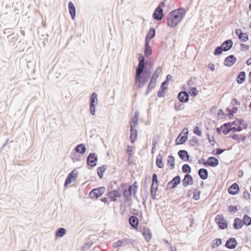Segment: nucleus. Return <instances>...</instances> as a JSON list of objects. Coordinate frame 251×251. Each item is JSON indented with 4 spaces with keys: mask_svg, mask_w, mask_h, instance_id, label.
Segmentation results:
<instances>
[{
    "mask_svg": "<svg viewBox=\"0 0 251 251\" xmlns=\"http://www.w3.org/2000/svg\"><path fill=\"white\" fill-rule=\"evenodd\" d=\"M198 175L202 180L206 179L208 177V172L207 169L205 168H201L199 170Z\"/></svg>",
    "mask_w": 251,
    "mask_h": 251,
    "instance_id": "nucleus-32",
    "label": "nucleus"
},
{
    "mask_svg": "<svg viewBox=\"0 0 251 251\" xmlns=\"http://www.w3.org/2000/svg\"><path fill=\"white\" fill-rule=\"evenodd\" d=\"M178 155L179 157L183 161L189 162L191 163V160L189 159L190 155L188 151L185 150H180L178 151Z\"/></svg>",
    "mask_w": 251,
    "mask_h": 251,
    "instance_id": "nucleus-18",
    "label": "nucleus"
},
{
    "mask_svg": "<svg viewBox=\"0 0 251 251\" xmlns=\"http://www.w3.org/2000/svg\"><path fill=\"white\" fill-rule=\"evenodd\" d=\"M240 102L236 98H233L231 100L230 105L231 106H236V105H240Z\"/></svg>",
    "mask_w": 251,
    "mask_h": 251,
    "instance_id": "nucleus-64",
    "label": "nucleus"
},
{
    "mask_svg": "<svg viewBox=\"0 0 251 251\" xmlns=\"http://www.w3.org/2000/svg\"><path fill=\"white\" fill-rule=\"evenodd\" d=\"M89 104V111L90 114L94 116L96 114V108L97 104Z\"/></svg>",
    "mask_w": 251,
    "mask_h": 251,
    "instance_id": "nucleus-55",
    "label": "nucleus"
},
{
    "mask_svg": "<svg viewBox=\"0 0 251 251\" xmlns=\"http://www.w3.org/2000/svg\"><path fill=\"white\" fill-rule=\"evenodd\" d=\"M167 165L169 167L170 170H173L175 168V158L174 156L172 155L168 156L167 161Z\"/></svg>",
    "mask_w": 251,
    "mask_h": 251,
    "instance_id": "nucleus-34",
    "label": "nucleus"
},
{
    "mask_svg": "<svg viewBox=\"0 0 251 251\" xmlns=\"http://www.w3.org/2000/svg\"><path fill=\"white\" fill-rule=\"evenodd\" d=\"M246 72L245 71L240 72L239 73V74L237 76V78L236 79L237 83L238 84H241L245 81V80L246 79Z\"/></svg>",
    "mask_w": 251,
    "mask_h": 251,
    "instance_id": "nucleus-35",
    "label": "nucleus"
},
{
    "mask_svg": "<svg viewBox=\"0 0 251 251\" xmlns=\"http://www.w3.org/2000/svg\"><path fill=\"white\" fill-rule=\"evenodd\" d=\"M184 108L183 105L179 102L176 103L175 104L174 108L176 111L182 110Z\"/></svg>",
    "mask_w": 251,
    "mask_h": 251,
    "instance_id": "nucleus-59",
    "label": "nucleus"
},
{
    "mask_svg": "<svg viewBox=\"0 0 251 251\" xmlns=\"http://www.w3.org/2000/svg\"><path fill=\"white\" fill-rule=\"evenodd\" d=\"M75 150L77 153L83 154L86 151V148L84 144H80L75 147Z\"/></svg>",
    "mask_w": 251,
    "mask_h": 251,
    "instance_id": "nucleus-36",
    "label": "nucleus"
},
{
    "mask_svg": "<svg viewBox=\"0 0 251 251\" xmlns=\"http://www.w3.org/2000/svg\"><path fill=\"white\" fill-rule=\"evenodd\" d=\"M188 129L187 127H184L176 139L175 144L176 145H179L184 144L188 139Z\"/></svg>",
    "mask_w": 251,
    "mask_h": 251,
    "instance_id": "nucleus-5",
    "label": "nucleus"
},
{
    "mask_svg": "<svg viewBox=\"0 0 251 251\" xmlns=\"http://www.w3.org/2000/svg\"><path fill=\"white\" fill-rule=\"evenodd\" d=\"M215 222L220 229H225L227 227V221H215Z\"/></svg>",
    "mask_w": 251,
    "mask_h": 251,
    "instance_id": "nucleus-40",
    "label": "nucleus"
},
{
    "mask_svg": "<svg viewBox=\"0 0 251 251\" xmlns=\"http://www.w3.org/2000/svg\"><path fill=\"white\" fill-rule=\"evenodd\" d=\"M235 34L242 42H246L249 40L248 33L243 32L242 30L240 28L235 29Z\"/></svg>",
    "mask_w": 251,
    "mask_h": 251,
    "instance_id": "nucleus-12",
    "label": "nucleus"
},
{
    "mask_svg": "<svg viewBox=\"0 0 251 251\" xmlns=\"http://www.w3.org/2000/svg\"><path fill=\"white\" fill-rule=\"evenodd\" d=\"M94 242L92 241H90L89 242H86L84 244V246L81 248L82 251H85L86 250H88L90 249L91 246L93 245Z\"/></svg>",
    "mask_w": 251,
    "mask_h": 251,
    "instance_id": "nucleus-53",
    "label": "nucleus"
},
{
    "mask_svg": "<svg viewBox=\"0 0 251 251\" xmlns=\"http://www.w3.org/2000/svg\"><path fill=\"white\" fill-rule=\"evenodd\" d=\"M142 235L145 238V240L149 242L150 241L152 238V233L151 229L148 227L142 226Z\"/></svg>",
    "mask_w": 251,
    "mask_h": 251,
    "instance_id": "nucleus-19",
    "label": "nucleus"
},
{
    "mask_svg": "<svg viewBox=\"0 0 251 251\" xmlns=\"http://www.w3.org/2000/svg\"><path fill=\"white\" fill-rule=\"evenodd\" d=\"M128 187H130L132 188V191L133 192L134 195H135L137 192L138 189V184L137 181H135L132 185H127Z\"/></svg>",
    "mask_w": 251,
    "mask_h": 251,
    "instance_id": "nucleus-57",
    "label": "nucleus"
},
{
    "mask_svg": "<svg viewBox=\"0 0 251 251\" xmlns=\"http://www.w3.org/2000/svg\"><path fill=\"white\" fill-rule=\"evenodd\" d=\"M135 241L131 239L125 238L118 240L113 243L112 247L114 248H120L122 246L127 245L129 244H134Z\"/></svg>",
    "mask_w": 251,
    "mask_h": 251,
    "instance_id": "nucleus-10",
    "label": "nucleus"
},
{
    "mask_svg": "<svg viewBox=\"0 0 251 251\" xmlns=\"http://www.w3.org/2000/svg\"><path fill=\"white\" fill-rule=\"evenodd\" d=\"M155 33L156 31L155 28L153 27H150L146 34L145 41H148V42H150L151 40L155 36Z\"/></svg>",
    "mask_w": 251,
    "mask_h": 251,
    "instance_id": "nucleus-26",
    "label": "nucleus"
},
{
    "mask_svg": "<svg viewBox=\"0 0 251 251\" xmlns=\"http://www.w3.org/2000/svg\"><path fill=\"white\" fill-rule=\"evenodd\" d=\"M164 17L163 10L155 8L152 14V18L155 21H160Z\"/></svg>",
    "mask_w": 251,
    "mask_h": 251,
    "instance_id": "nucleus-21",
    "label": "nucleus"
},
{
    "mask_svg": "<svg viewBox=\"0 0 251 251\" xmlns=\"http://www.w3.org/2000/svg\"><path fill=\"white\" fill-rule=\"evenodd\" d=\"M187 92L189 93V96L193 98L196 97L199 94V91L196 87H189Z\"/></svg>",
    "mask_w": 251,
    "mask_h": 251,
    "instance_id": "nucleus-39",
    "label": "nucleus"
},
{
    "mask_svg": "<svg viewBox=\"0 0 251 251\" xmlns=\"http://www.w3.org/2000/svg\"><path fill=\"white\" fill-rule=\"evenodd\" d=\"M240 214V217H236L234 220H251V217L249 215L250 214V211L248 208L243 209L242 212Z\"/></svg>",
    "mask_w": 251,
    "mask_h": 251,
    "instance_id": "nucleus-16",
    "label": "nucleus"
},
{
    "mask_svg": "<svg viewBox=\"0 0 251 251\" xmlns=\"http://www.w3.org/2000/svg\"><path fill=\"white\" fill-rule=\"evenodd\" d=\"M233 44V42L231 39H228L224 41L221 45L224 51H227L231 49Z\"/></svg>",
    "mask_w": 251,
    "mask_h": 251,
    "instance_id": "nucleus-23",
    "label": "nucleus"
},
{
    "mask_svg": "<svg viewBox=\"0 0 251 251\" xmlns=\"http://www.w3.org/2000/svg\"><path fill=\"white\" fill-rule=\"evenodd\" d=\"M192 171L191 167L188 164H184L182 167V171L185 175H190Z\"/></svg>",
    "mask_w": 251,
    "mask_h": 251,
    "instance_id": "nucleus-43",
    "label": "nucleus"
},
{
    "mask_svg": "<svg viewBox=\"0 0 251 251\" xmlns=\"http://www.w3.org/2000/svg\"><path fill=\"white\" fill-rule=\"evenodd\" d=\"M98 156L95 152H90L86 157V167L88 169H92L97 165Z\"/></svg>",
    "mask_w": 251,
    "mask_h": 251,
    "instance_id": "nucleus-3",
    "label": "nucleus"
},
{
    "mask_svg": "<svg viewBox=\"0 0 251 251\" xmlns=\"http://www.w3.org/2000/svg\"><path fill=\"white\" fill-rule=\"evenodd\" d=\"M107 168V167L106 165H103L97 168V174L100 179H102L103 178V174Z\"/></svg>",
    "mask_w": 251,
    "mask_h": 251,
    "instance_id": "nucleus-37",
    "label": "nucleus"
},
{
    "mask_svg": "<svg viewBox=\"0 0 251 251\" xmlns=\"http://www.w3.org/2000/svg\"><path fill=\"white\" fill-rule=\"evenodd\" d=\"M228 137L236 140L238 143L241 141L244 142L246 140V136L244 134L238 135L235 133H231Z\"/></svg>",
    "mask_w": 251,
    "mask_h": 251,
    "instance_id": "nucleus-25",
    "label": "nucleus"
},
{
    "mask_svg": "<svg viewBox=\"0 0 251 251\" xmlns=\"http://www.w3.org/2000/svg\"><path fill=\"white\" fill-rule=\"evenodd\" d=\"M105 188L103 186L93 188L89 193V196L92 199H98L105 192Z\"/></svg>",
    "mask_w": 251,
    "mask_h": 251,
    "instance_id": "nucleus-6",
    "label": "nucleus"
},
{
    "mask_svg": "<svg viewBox=\"0 0 251 251\" xmlns=\"http://www.w3.org/2000/svg\"><path fill=\"white\" fill-rule=\"evenodd\" d=\"M156 165L157 167L160 169L164 167V163L162 160V156L159 153L156 158Z\"/></svg>",
    "mask_w": 251,
    "mask_h": 251,
    "instance_id": "nucleus-41",
    "label": "nucleus"
},
{
    "mask_svg": "<svg viewBox=\"0 0 251 251\" xmlns=\"http://www.w3.org/2000/svg\"><path fill=\"white\" fill-rule=\"evenodd\" d=\"M219 160L214 156H210L207 159V167H215L219 165Z\"/></svg>",
    "mask_w": 251,
    "mask_h": 251,
    "instance_id": "nucleus-27",
    "label": "nucleus"
},
{
    "mask_svg": "<svg viewBox=\"0 0 251 251\" xmlns=\"http://www.w3.org/2000/svg\"><path fill=\"white\" fill-rule=\"evenodd\" d=\"M197 79V78L195 76H191L189 79L186 82V84L189 87H193L192 86L195 84V81Z\"/></svg>",
    "mask_w": 251,
    "mask_h": 251,
    "instance_id": "nucleus-50",
    "label": "nucleus"
},
{
    "mask_svg": "<svg viewBox=\"0 0 251 251\" xmlns=\"http://www.w3.org/2000/svg\"><path fill=\"white\" fill-rule=\"evenodd\" d=\"M177 98L182 103H186L189 100V93L186 91H181L178 93Z\"/></svg>",
    "mask_w": 251,
    "mask_h": 251,
    "instance_id": "nucleus-15",
    "label": "nucleus"
},
{
    "mask_svg": "<svg viewBox=\"0 0 251 251\" xmlns=\"http://www.w3.org/2000/svg\"><path fill=\"white\" fill-rule=\"evenodd\" d=\"M145 63L146 64V66H148V69H152L154 65V61L152 58L150 57L147 59L145 58Z\"/></svg>",
    "mask_w": 251,
    "mask_h": 251,
    "instance_id": "nucleus-45",
    "label": "nucleus"
},
{
    "mask_svg": "<svg viewBox=\"0 0 251 251\" xmlns=\"http://www.w3.org/2000/svg\"><path fill=\"white\" fill-rule=\"evenodd\" d=\"M191 192H192V193L193 194V199L194 200L198 201L200 199L201 191L200 190L197 189H193L190 190L188 194V197H190Z\"/></svg>",
    "mask_w": 251,
    "mask_h": 251,
    "instance_id": "nucleus-30",
    "label": "nucleus"
},
{
    "mask_svg": "<svg viewBox=\"0 0 251 251\" xmlns=\"http://www.w3.org/2000/svg\"><path fill=\"white\" fill-rule=\"evenodd\" d=\"M194 180L192 176L190 175H185L184 178L182 180V184L184 187H186L188 185L193 184Z\"/></svg>",
    "mask_w": 251,
    "mask_h": 251,
    "instance_id": "nucleus-22",
    "label": "nucleus"
},
{
    "mask_svg": "<svg viewBox=\"0 0 251 251\" xmlns=\"http://www.w3.org/2000/svg\"><path fill=\"white\" fill-rule=\"evenodd\" d=\"M181 177L180 176L177 175L168 182L167 184L166 190H171L176 188L181 183Z\"/></svg>",
    "mask_w": 251,
    "mask_h": 251,
    "instance_id": "nucleus-9",
    "label": "nucleus"
},
{
    "mask_svg": "<svg viewBox=\"0 0 251 251\" xmlns=\"http://www.w3.org/2000/svg\"><path fill=\"white\" fill-rule=\"evenodd\" d=\"M120 188L123 191L122 196H123L125 200V202L130 201H131L132 194H133L131 187H128L126 183H122L120 185Z\"/></svg>",
    "mask_w": 251,
    "mask_h": 251,
    "instance_id": "nucleus-4",
    "label": "nucleus"
},
{
    "mask_svg": "<svg viewBox=\"0 0 251 251\" xmlns=\"http://www.w3.org/2000/svg\"><path fill=\"white\" fill-rule=\"evenodd\" d=\"M89 104H98V95L96 92H93L90 96Z\"/></svg>",
    "mask_w": 251,
    "mask_h": 251,
    "instance_id": "nucleus-38",
    "label": "nucleus"
},
{
    "mask_svg": "<svg viewBox=\"0 0 251 251\" xmlns=\"http://www.w3.org/2000/svg\"><path fill=\"white\" fill-rule=\"evenodd\" d=\"M238 210L237 205H230L228 207L227 211L230 214H234Z\"/></svg>",
    "mask_w": 251,
    "mask_h": 251,
    "instance_id": "nucleus-44",
    "label": "nucleus"
},
{
    "mask_svg": "<svg viewBox=\"0 0 251 251\" xmlns=\"http://www.w3.org/2000/svg\"><path fill=\"white\" fill-rule=\"evenodd\" d=\"M106 196L110 200V201L115 202L117 201L118 199H120L122 197V193L120 190H113L107 192Z\"/></svg>",
    "mask_w": 251,
    "mask_h": 251,
    "instance_id": "nucleus-7",
    "label": "nucleus"
},
{
    "mask_svg": "<svg viewBox=\"0 0 251 251\" xmlns=\"http://www.w3.org/2000/svg\"><path fill=\"white\" fill-rule=\"evenodd\" d=\"M143 52L144 53V55H143L145 56V57H146L147 58H150V56L152 55L153 50L152 47L150 46V42H148V41H145L143 48Z\"/></svg>",
    "mask_w": 251,
    "mask_h": 251,
    "instance_id": "nucleus-14",
    "label": "nucleus"
},
{
    "mask_svg": "<svg viewBox=\"0 0 251 251\" xmlns=\"http://www.w3.org/2000/svg\"><path fill=\"white\" fill-rule=\"evenodd\" d=\"M138 131L135 128H130V140L132 144H134L137 140Z\"/></svg>",
    "mask_w": 251,
    "mask_h": 251,
    "instance_id": "nucleus-29",
    "label": "nucleus"
},
{
    "mask_svg": "<svg viewBox=\"0 0 251 251\" xmlns=\"http://www.w3.org/2000/svg\"><path fill=\"white\" fill-rule=\"evenodd\" d=\"M222 244V240L221 238H216L214 239L211 244L212 249H214L218 247Z\"/></svg>",
    "mask_w": 251,
    "mask_h": 251,
    "instance_id": "nucleus-42",
    "label": "nucleus"
},
{
    "mask_svg": "<svg viewBox=\"0 0 251 251\" xmlns=\"http://www.w3.org/2000/svg\"><path fill=\"white\" fill-rule=\"evenodd\" d=\"M78 175V173L75 169L70 172L66 178L64 184V187H67L71 183L75 181L76 180Z\"/></svg>",
    "mask_w": 251,
    "mask_h": 251,
    "instance_id": "nucleus-8",
    "label": "nucleus"
},
{
    "mask_svg": "<svg viewBox=\"0 0 251 251\" xmlns=\"http://www.w3.org/2000/svg\"><path fill=\"white\" fill-rule=\"evenodd\" d=\"M138 68L136 70L135 75V85L138 88H141L146 84L151 77L152 71L148 69L145 63V56L143 54L138 53Z\"/></svg>",
    "mask_w": 251,
    "mask_h": 251,
    "instance_id": "nucleus-1",
    "label": "nucleus"
},
{
    "mask_svg": "<svg viewBox=\"0 0 251 251\" xmlns=\"http://www.w3.org/2000/svg\"><path fill=\"white\" fill-rule=\"evenodd\" d=\"M7 38L8 40L11 42H14L18 39V34H15L14 33L11 34L7 36Z\"/></svg>",
    "mask_w": 251,
    "mask_h": 251,
    "instance_id": "nucleus-52",
    "label": "nucleus"
},
{
    "mask_svg": "<svg viewBox=\"0 0 251 251\" xmlns=\"http://www.w3.org/2000/svg\"><path fill=\"white\" fill-rule=\"evenodd\" d=\"M206 136H207V139H208L209 142L210 143V144H211V146H214V145L215 144V141L214 140V137L212 136L211 138L209 133H206Z\"/></svg>",
    "mask_w": 251,
    "mask_h": 251,
    "instance_id": "nucleus-61",
    "label": "nucleus"
},
{
    "mask_svg": "<svg viewBox=\"0 0 251 251\" xmlns=\"http://www.w3.org/2000/svg\"><path fill=\"white\" fill-rule=\"evenodd\" d=\"M67 231V229L64 227H60L58 228L54 232L55 240L63 237L66 234Z\"/></svg>",
    "mask_w": 251,
    "mask_h": 251,
    "instance_id": "nucleus-24",
    "label": "nucleus"
},
{
    "mask_svg": "<svg viewBox=\"0 0 251 251\" xmlns=\"http://www.w3.org/2000/svg\"><path fill=\"white\" fill-rule=\"evenodd\" d=\"M68 9L72 20H74L76 15V8L74 3L70 1L68 3Z\"/></svg>",
    "mask_w": 251,
    "mask_h": 251,
    "instance_id": "nucleus-28",
    "label": "nucleus"
},
{
    "mask_svg": "<svg viewBox=\"0 0 251 251\" xmlns=\"http://www.w3.org/2000/svg\"><path fill=\"white\" fill-rule=\"evenodd\" d=\"M221 47V45L217 46L215 48L214 51H213V54L215 56H219L221 55L224 49Z\"/></svg>",
    "mask_w": 251,
    "mask_h": 251,
    "instance_id": "nucleus-48",
    "label": "nucleus"
},
{
    "mask_svg": "<svg viewBox=\"0 0 251 251\" xmlns=\"http://www.w3.org/2000/svg\"><path fill=\"white\" fill-rule=\"evenodd\" d=\"M228 193L231 195H236L240 192V187L237 183H233L227 190Z\"/></svg>",
    "mask_w": 251,
    "mask_h": 251,
    "instance_id": "nucleus-20",
    "label": "nucleus"
},
{
    "mask_svg": "<svg viewBox=\"0 0 251 251\" xmlns=\"http://www.w3.org/2000/svg\"><path fill=\"white\" fill-rule=\"evenodd\" d=\"M158 70H162V67L159 66L157 68V69L153 73L151 79V80H152V81L154 82L155 83H156L157 79L159 77V73H158Z\"/></svg>",
    "mask_w": 251,
    "mask_h": 251,
    "instance_id": "nucleus-46",
    "label": "nucleus"
},
{
    "mask_svg": "<svg viewBox=\"0 0 251 251\" xmlns=\"http://www.w3.org/2000/svg\"><path fill=\"white\" fill-rule=\"evenodd\" d=\"M166 92L164 90L159 88V90L157 93V96L159 98H164L165 96Z\"/></svg>",
    "mask_w": 251,
    "mask_h": 251,
    "instance_id": "nucleus-63",
    "label": "nucleus"
},
{
    "mask_svg": "<svg viewBox=\"0 0 251 251\" xmlns=\"http://www.w3.org/2000/svg\"><path fill=\"white\" fill-rule=\"evenodd\" d=\"M131 228L137 231H141L142 229V226H139V221H129Z\"/></svg>",
    "mask_w": 251,
    "mask_h": 251,
    "instance_id": "nucleus-33",
    "label": "nucleus"
},
{
    "mask_svg": "<svg viewBox=\"0 0 251 251\" xmlns=\"http://www.w3.org/2000/svg\"><path fill=\"white\" fill-rule=\"evenodd\" d=\"M151 184H159V180H158L157 175L156 173H153L152 176Z\"/></svg>",
    "mask_w": 251,
    "mask_h": 251,
    "instance_id": "nucleus-60",
    "label": "nucleus"
},
{
    "mask_svg": "<svg viewBox=\"0 0 251 251\" xmlns=\"http://www.w3.org/2000/svg\"><path fill=\"white\" fill-rule=\"evenodd\" d=\"M138 119L131 118L129 121L130 128H135L136 126L138 125Z\"/></svg>",
    "mask_w": 251,
    "mask_h": 251,
    "instance_id": "nucleus-54",
    "label": "nucleus"
},
{
    "mask_svg": "<svg viewBox=\"0 0 251 251\" xmlns=\"http://www.w3.org/2000/svg\"><path fill=\"white\" fill-rule=\"evenodd\" d=\"M248 125L243 119H237V123L233 127V132H240L243 128H247Z\"/></svg>",
    "mask_w": 251,
    "mask_h": 251,
    "instance_id": "nucleus-11",
    "label": "nucleus"
},
{
    "mask_svg": "<svg viewBox=\"0 0 251 251\" xmlns=\"http://www.w3.org/2000/svg\"><path fill=\"white\" fill-rule=\"evenodd\" d=\"M237 246V242L235 238H228L225 244V247L230 250L234 249Z\"/></svg>",
    "mask_w": 251,
    "mask_h": 251,
    "instance_id": "nucleus-17",
    "label": "nucleus"
},
{
    "mask_svg": "<svg viewBox=\"0 0 251 251\" xmlns=\"http://www.w3.org/2000/svg\"><path fill=\"white\" fill-rule=\"evenodd\" d=\"M80 155L77 152L74 153L71 155L72 159L73 160L74 162L79 161L80 160Z\"/></svg>",
    "mask_w": 251,
    "mask_h": 251,
    "instance_id": "nucleus-58",
    "label": "nucleus"
},
{
    "mask_svg": "<svg viewBox=\"0 0 251 251\" xmlns=\"http://www.w3.org/2000/svg\"><path fill=\"white\" fill-rule=\"evenodd\" d=\"M243 222H240V221H234L233 227L235 229H239L243 227Z\"/></svg>",
    "mask_w": 251,
    "mask_h": 251,
    "instance_id": "nucleus-47",
    "label": "nucleus"
},
{
    "mask_svg": "<svg viewBox=\"0 0 251 251\" xmlns=\"http://www.w3.org/2000/svg\"><path fill=\"white\" fill-rule=\"evenodd\" d=\"M133 148L132 146H131L130 145H128L127 146L126 153L129 156H131L133 155Z\"/></svg>",
    "mask_w": 251,
    "mask_h": 251,
    "instance_id": "nucleus-62",
    "label": "nucleus"
},
{
    "mask_svg": "<svg viewBox=\"0 0 251 251\" xmlns=\"http://www.w3.org/2000/svg\"><path fill=\"white\" fill-rule=\"evenodd\" d=\"M193 132L195 134L198 136H202V131L201 128L198 126H195Z\"/></svg>",
    "mask_w": 251,
    "mask_h": 251,
    "instance_id": "nucleus-56",
    "label": "nucleus"
},
{
    "mask_svg": "<svg viewBox=\"0 0 251 251\" xmlns=\"http://www.w3.org/2000/svg\"><path fill=\"white\" fill-rule=\"evenodd\" d=\"M226 111L227 112L226 113V116H227L229 119L231 120L234 118V115L231 112V108L230 107H226Z\"/></svg>",
    "mask_w": 251,
    "mask_h": 251,
    "instance_id": "nucleus-51",
    "label": "nucleus"
},
{
    "mask_svg": "<svg viewBox=\"0 0 251 251\" xmlns=\"http://www.w3.org/2000/svg\"><path fill=\"white\" fill-rule=\"evenodd\" d=\"M186 14L183 7H180L171 11L167 16V25L171 28L176 27L182 21Z\"/></svg>",
    "mask_w": 251,
    "mask_h": 251,
    "instance_id": "nucleus-2",
    "label": "nucleus"
},
{
    "mask_svg": "<svg viewBox=\"0 0 251 251\" xmlns=\"http://www.w3.org/2000/svg\"><path fill=\"white\" fill-rule=\"evenodd\" d=\"M236 60L237 58L234 55H229L225 58L224 65L225 66L230 67L234 65Z\"/></svg>",
    "mask_w": 251,
    "mask_h": 251,
    "instance_id": "nucleus-13",
    "label": "nucleus"
},
{
    "mask_svg": "<svg viewBox=\"0 0 251 251\" xmlns=\"http://www.w3.org/2000/svg\"><path fill=\"white\" fill-rule=\"evenodd\" d=\"M229 124L226 123L221 126V128L223 129L222 132L225 135H227L230 131L233 132V127H231Z\"/></svg>",
    "mask_w": 251,
    "mask_h": 251,
    "instance_id": "nucleus-31",
    "label": "nucleus"
},
{
    "mask_svg": "<svg viewBox=\"0 0 251 251\" xmlns=\"http://www.w3.org/2000/svg\"><path fill=\"white\" fill-rule=\"evenodd\" d=\"M189 141L191 146H199L200 145L199 141L196 136H193Z\"/></svg>",
    "mask_w": 251,
    "mask_h": 251,
    "instance_id": "nucleus-49",
    "label": "nucleus"
}]
</instances>
